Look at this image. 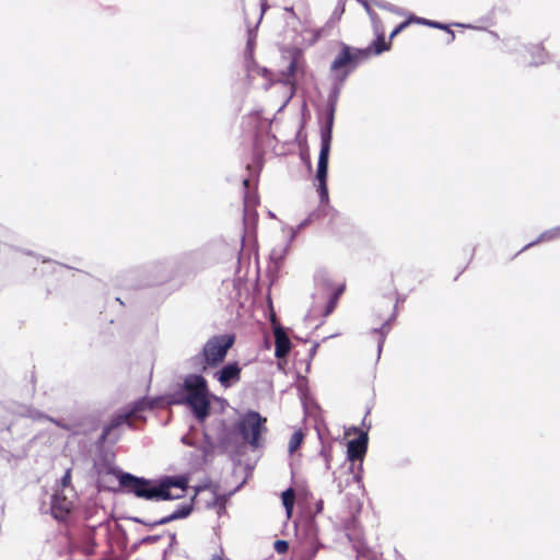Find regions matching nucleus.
I'll use <instances>...</instances> for the list:
<instances>
[{
    "instance_id": "nucleus-24",
    "label": "nucleus",
    "mask_w": 560,
    "mask_h": 560,
    "mask_svg": "<svg viewBox=\"0 0 560 560\" xmlns=\"http://www.w3.org/2000/svg\"><path fill=\"white\" fill-rule=\"evenodd\" d=\"M370 47L371 50H374L375 55H381L382 52L389 50L390 45L385 42L383 33H378L376 39Z\"/></svg>"
},
{
    "instance_id": "nucleus-1",
    "label": "nucleus",
    "mask_w": 560,
    "mask_h": 560,
    "mask_svg": "<svg viewBox=\"0 0 560 560\" xmlns=\"http://www.w3.org/2000/svg\"><path fill=\"white\" fill-rule=\"evenodd\" d=\"M119 481V486L127 493L148 501H167L184 497L187 479L184 477H165L159 482L122 471L119 468L110 470Z\"/></svg>"
},
{
    "instance_id": "nucleus-2",
    "label": "nucleus",
    "mask_w": 560,
    "mask_h": 560,
    "mask_svg": "<svg viewBox=\"0 0 560 560\" xmlns=\"http://www.w3.org/2000/svg\"><path fill=\"white\" fill-rule=\"evenodd\" d=\"M168 405H186L194 417L205 421L210 415V399L207 381L202 375L189 374L185 377L180 390L166 397Z\"/></svg>"
},
{
    "instance_id": "nucleus-44",
    "label": "nucleus",
    "mask_w": 560,
    "mask_h": 560,
    "mask_svg": "<svg viewBox=\"0 0 560 560\" xmlns=\"http://www.w3.org/2000/svg\"><path fill=\"white\" fill-rule=\"evenodd\" d=\"M284 10H285L287 12H289V13L292 15V18H294V19H296V20H300V19L298 18L296 13L294 12V8H293V7H285V8H284Z\"/></svg>"
},
{
    "instance_id": "nucleus-49",
    "label": "nucleus",
    "mask_w": 560,
    "mask_h": 560,
    "mask_svg": "<svg viewBox=\"0 0 560 560\" xmlns=\"http://www.w3.org/2000/svg\"><path fill=\"white\" fill-rule=\"evenodd\" d=\"M264 12H265V4H262V8H261V13H260V18H259V21L261 20V18H262V14H264Z\"/></svg>"
},
{
    "instance_id": "nucleus-38",
    "label": "nucleus",
    "mask_w": 560,
    "mask_h": 560,
    "mask_svg": "<svg viewBox=\"0 0 560 560\" xmlns=\"http://www.w3.org/2000/svg\"><path fill=\"white\" fill-rule=\"evenodd\" d=\"M254 40H255V34L253 33L252 30H248V38H247V43H246V50L249 51L252 54L253 49H254Z\"/></svg>"
},
{
    "instance_id": "nucleus-19",
    "label": "nucleus",
    "mask_w": 560,
    "mask_h": 560,
    "mask_svg": "<svg viewBox=\"0 0 560 560\" xmlns=\"http://www.w3.org/2000/svg\"><path fill=\"white\" fill-rule=\"evenodd\" d=\"M411 20L415 21L418 24H422V25H427V26H430V27H433V28L446 31L450 34L448 43L453 42L454 38H455L454 32L446 24H443V23H440V22H436V21H432V20H427L424 18H416L415 16Z\"/></svg>"
},
{
    "instance_id": "nucleus-30",
    "label": "nucleus",
    "mask_w": 560,
    "mask_h": 560,
    "mask_svg": "<svg viewBox=\"0 0 560 560\" xmlns=\"http://www.w3.org/2000/svg\"><path fill=\"white\" fill-rule=\"evenodd\" d=\"M161 268H162V269H164V270H166V271H167V275H165V276H161V277L158 279V281H156L158 283H162V282L167 281L168 279H171V277H172V276H171V271H172V270H173V268H174V262L168 261V262L162 264V265H161Z\"/></svg>"
},
{
    "instance_id": "nucleus-39",
    "label": "nucleus",
    "mask_w": 560,
    "mask_h": 560,
    "mask_svg": "<svg viewBox=\"0 0 560 560\" xmlns=\"http://www.w3.org/2000/svg\"><path fill=\"white\" fill-rule=\"evenodd\" d=\"M71 482V468H68L65 472V475L61 477V486L63 488H67L70 486Z\"/></svg>"
},
{
    "instance_id": "nucleus-16",
    "label": "nucleus",
    "mask_w": 560,
    "mask_h": 560,
    "mask_svg": "<svg viewBox=\"0 0 560 560\" xmlns=\"http://www.w3.org/2000/svg\"><path fill=\"white\" fill-rule=\"evenodd\" d=\"M397 316V305L394 306L393 308V313L392 315L389 316V318H387L383 325L378 328H373L371 330V334H377L380 336L378 338V342H377V358L381 357V353H382V349H383V346H384V342H385V339H386V336L388 335V332L390 331V325H392V322L395 320Z\"/></svg>"
},
{
    "instance_id": "nucleus-12",
    "label": "nucleus",
    "mask_w": 560,
    "mask_h": 560,
    "mask_svg": "<svg viewBox=\"0 0 560 560\" xmlns=\"http://www.w3.org/2000/svg\"><path fill=\"white\" fill-rule=\"evenodd\" d=\"M242 369L237 362H229L214 373V377L224 388H229L241 380Z\"/></svg>"
},
{
    "instance_id": "nucleus-25",
    "label": "nucleus",
    "mask_w": 560,
    "mask_h": 560,
    "mask_svg": "<svg viewBox=\"0 0 560 560\" xmlns=\"http://www.w3.org/2000/svg\"><path fill=\"white\" fill-rule=\"evenodd\" d=\"M328 200L329 198L326 201H322V199L319 198L320 206L317 209L310 212L307 215L312 222H315L327 214Z\"/></svg>"
},
{
    "instance_id": "nucleus-15",
    "label": "nucleus",
    "mask_w": 560,
    "mask_h": 560,
    "mask_svg": "<svg viewBox=\"0 0 560 560\" xmlns=\"http://www.w3.org/2000/svg\"><path fill=\"white\" fill-rule=\"evenodd\" d=\"M275 355L278 359L285 358L291 350V341L281 326L275 327Z\"/></svg>"
},
{
    "instance_id": "nucleus-4",
    "label": "nucleus",
    "mask_w": 560,
    "mask_h": 560,
    "mask_svg": "<svg viewBox=\"0 0 560 560\" xmlns=\"http://www.w3.org/2000/svg\"><path fill=\"white\" fill-rule=\"evenodd\" d=\"M335 113V108L326 107L325 120L320 126V150L317 161L316 179L318 180V195H320L322 201H326L328 199L327 174Z\"/></svg>"
},
{
    "instance_id": "nucleus-45",
    "label": "nucleus",
    "mask_w": 560,
    "mask_h": 560,
    "mask_svg": "<svg viewBox=\"0 0 560 560\" xmlns=\"http://www.w3.org/2000/svg\"><path fill=\"white\" fill-rule=\"evenodd\" d=\"M298 560H312V555H300Z\"/></svg>"
},
{
    "instance_id": "nucleus-3",
    "label": "nucleus",
    "mask_w": 560,
    "mask_h": 560,
    "mask_svg": "<svg viewBox=\"0 0 560 560\" xmlns=\"http://www.w3.org/2000/svg\"><path fill=\"white\" fill-rule=\"evenodd\" d=\"M158 398L149 399L147 397H142L119 409L112 417L109 422L103 427L102 434L100 435L97 443L103 444L108 439L110 440V442L116 443L119 440L120 435L115 434L112 438L114 432L124 424L133 429V420H144L145 418L143 416V412L154 409L158 405Z\"/></svg>"
},
{
    "instance_id": "nucleus-20",
    "label": "nucleus",
    "mask_w": 560,
    "mask_h": 560,
    "mask_svg": "<svg viewBox=\"0 0 560 560\" xmlns=\"http://www.w3.org/2000/svg\"><path fill=\"white\" fill-rule=\"evenodd\" d=\"M532 60L529 65L539 66L546 62L548 56L541 45H534L530 47Z\"/></svg>"
},
{
    "instance_id": "nucleus-41",
    "label": "nucleus",
    "mask_w": 560,
    "mask_h": 560,
    "mask_svg": "<svg viewBox=\"0 0 560 560\" xmlns=\"http://www.w3.org/2000/svg\"><path fill=\"white\" fill-rule=\"evenodd\" d=\"M322 34H323V28L313 31V37H312L310 44L316 43L322 37Z\"/></svg>"
},
{
    "instance_id": "nucleus-5",
    "label": "nucleus",
    "mask_w": 560,
    "mask_h": 560,
    "mask_svg": "<svg viewBox=\"0 0 560 560\" xmlns=\"http://www.w3.org/2000/svg\"><path fill=\"white\" fill-rule=\"evenodd\" d=\"M339 52L330 65V78L346 81L359 65L371 56V47L357 48L345 43H339Z\"/></svg>"
},
{
    "instance_id": "nucleus-51",
    "label": "nucleus",
    "mask_w": 560,
    "mask_h": 560,
    "mask_svg": "<svg viewBox=\"0 0 560 560\" xmlns=\"http://www.w3.org/2000/svg\"><path fill=\"white\" fill-rule=\"evenodd\" d=\"M3 448L0 446V451H2Z\"/></svg>"
},
{
    "instance_id": "nucleus-48",
    "label": "nucleus",
    "mask_w": 560,
    "mask_h": 560,
    "mask_svg": "<svg viewBox=\"0 0 560 560\" xmlns=\"http://www.w3.org/2000/svg\"><path fill=\"white\" fill-rule=\"evenodd\" d=\"M456 25H457V26H460V27L472 28V26H471V25H467V24H460V23H457Z\"/></svg>"
},
{
    "instance_id": "nucleus-26",
    "label": "nucleus",
    "mask_w": 560,
    "mask_h": 560,
    "mask_svg": "<svg viewBox=\"0 0 560 560\" xmlns=\"http://www.w3.org/2000/svg\"><path fill=\"white\" fill-rule=\"evenodd\" d=\"M303 433L302 431H295L291 438H290V441H289V453H294L299 447L300 445L302 444L303 442Z\"/></svg>"
},
{
    "instance_id": "nucleus-23",
    "label": "nucleus",
    "mask_w": 560,
    "mask_h": 560,
    "mask_svg": "<svg viewBox=\"0 0 560 560\" xmlns=\"http://www.w3.org/2000/svg\"><path fill=\"white\" fill-rule=\"evenodd\" d=\"M343 290H345V285L341 284L330 295V298L325 306V310H324V316H328L329 314H331L334 312V310L337 306L338 299L342 294Z\"/></svg>"
},
{
    "instance_id": "nucleus-18",
    "label": "nucleus",
    "mask_w": 560,
    "mask_h": 560,
    "mask_svg": "<svg viewBox=\"0 0 560 560\" xmlns=\"http://www.w3.org/2000/svg\"><path fill=\"white\" fill-rule=\"evenodd\" d=\"M331 81L332 86L327 97L326 107L336 109L341 89L346 81H339L337 79H331Z\"/></svg>"
},
{
    "instance_id": "nucleus-6",
    "label": "nucleus",
    "mask_w": 560,
    "mask_h": 560,
    "mask_svg": "<svg viewBox=\"0 0 560 560\" xmlns=\"http://www.w3.org/2000/svg\"><path fill=\"white\" fill-rule=\"evenodd\" d=\"M235 336L230 334L215 335L207 340L199 354L192 358L196 366H200L201 371L207 368L218 366L226 357L230 348L234 345Z\"/></svg>"
},
{
    "instance_id": "nucleus-46",
    "label": "nucleus",
    "mask_w": 560,
    "mask_h": 560,
    "mask_svg": "<svg viewBox=\"0 0 560 560\" xmlns=\"http://www.w3.org/2000/svg\"><path fill=\"white\" fill-rule=\"evenodd\" d=\"M317 347H318V345H317V343H315V345L311 348V350H310V355H311V357H313V355L316 353Z\"/></svg>"
},
{
    "instance_id": "nucleus-13",
    "label": "nucleus",
    "mask_w": 560,
    "mask_h": 560,
    "mask_svg": "<svg viewBox=\"0 0 560 560\" xmlns=\"http://www.w3.org/2000/svg\"><path fill=\"white\" fill-rule=\"evenodd\" d=\"M283 51H288L290 56V62L285 70L281 72L280 81L288 85H295V74L298 71V67L300 65V60L302 59L301 49L296 47H290L284 49Z\"/></svg>"
},
{
    "instance_id": "nucleus-47",
    "label": "nucleus",
    "mask_w": 560,
    "mask_h": 560,
    "mask_svg": "<svg viewBox=\"0 0 560 560\" xmlns=\"http://www.w3.org/2000/svg\"><path fill=\"white\" fill-rule=\"evenodd\" d=\"M210 560H223L220 555H213Z\"/></svg>"
},
{
    "instance_id": "nucleus-42",
    "label": "nucleus",
    "mask_w": 560,
    "mask_h": 560,
    "mask_svg": "<svg viewBox=\"0 0 560 560\" xmlns=\"http://www.w3.org/2000/svg\"><path fill=\"white\" fill-rule=\"evenodd\" d=\"M49 421H51L52 423H55L57 427L61 428V429H65V430H69V425L66 424L65 422H62L61 420H57V419H54V418H48Z\"/></svg>"
},
{
    "instance_id": "nucleus-29",
    "label": "nucleus",
    "mask_w": 560,
    "mask_h": 560,
    "mask_svg": "<svg viewBox=\"0 0 560 560\" xmlns=\"http://www.w3.org/2000/svg\"><path fill=\"white\" fill-rule=\"evenodd\" d=\"M359 2L363 5V9H365V11L369 14V16H370L374 27L376 28L377 27L376 24L378 23V16H377L376 12L371 9V7L368 3V1L361 0Z\"/></svg>"
},
{
    "instance_id": "nucleus-27",
    "label": "nucleus",
    "mask_w": 560,
    "mask_h": 560,
    "mask_svg": "<svg viewBox=\"0 0 560 560\" xmlns=\"http://www.w3.org/2000/svg\"><path fill=\"white\" fill-rule=\"evenodd\" d=\"M313 223L308 217H306L296 228H290V240L287 244V247L290 245V243L295 238L298 233L306 228L308 224Z\"/></svg>"
},
{
    "instance_id": "nucleus-17",
    "label": "nucleus",
    "mask_w": 560,
    "mask_h": 560,
    "mask_svg": "<svg viewBox=\"0 0 560 560\" xmlns=\"http://www.w3.org/2000/svg\"><path fill=\"white\" fill-rule=\"evenodd\" d=\"M559 237H560V225L542 232L535 241L526 244L522 248L521 252H524V250L528 249L529 247H532V246H534L536 244H539L541 242H548V241H552V240H556V238H559Z\"/></svg>"
},
{
    "instance_id": "nucleus-8",
    "label": "nucleus",
    "mask_w": 560,
    "mask_h": 560,
    "mask_svg": "<svg viewBox=\"0 0 560 560\" xmlns=\"http://www.w3.org/2000/svg\"><path fill=\"white\" fill-rule=\"evenodd\" d=\"M369 435L366 431L360 432L359 436L349 441L347 445V459L351 463L360 462L359 472L354 475V479L360 481L362 471V462L368 451Z\"/></svg>"
},
{
    "instance_id": "nucleus-11",
    "label": "nucleus",
    "mask_w": 560,
    "mask_h": 560,
    "mask_svg": "<svg viewBox=\"0 0 560 560\" xmlns=\"http://www.w3.org/2000/svg\"><path fill=\"white\" fill-rule=\"evenodd\" d=\"M217 450V443L212 440L210 434L205 431L202 443L198 446L197 452L190 455L191 460L196 466H203L213 459Z\"/></svg>"
},
{
    "instance_id": "nucleus-7",
    "label": "nucleus",
    "mask_w": 560,
    "mask_h": 560,
    "mask_svg": "<svg viewBox=\"0 0 560 560\" xmlns=\"http://www.w3.org/2000/svg\"><path fill=\"white\" fill-rule=\"evenodd\" d=\"M266 421L257 411H248L237 423L238 434L253 447H258L262 424Z\"/></svg>"
},
{
    "instance_id": "nucleus-33",
    "label": "nucleus",
    "mask_w": 560,
    "mask_h": 560,
    "mask_svg": "<svg viewBox=\"0 0 560 560\" xmlns=\"http://www.w3.org/2000/svg\"><path fill=\"white\" fill-rule=\"evenodd\" d=\"M412 20H406L401 23H399L393 31L392 33L389 34V40H392L395 36H397L401 31H404L408 25L409 23L411 22Z\"/></svg>"
},
{
    "instance_id": "nucleus-40",
    "label": "nucleus",
    "mask_w": 560,
    "mask_h": 560,
    "mask_svg": "<svg viewBox=\"0 0 560 560\" xmlns=\"http://www.w3.org/2000/svg\"><path fill=\"white\" fill-rule=\"evenodd\" d=\"M180 442L184 445H187V446H190V447L197 446L196 442L189 435H187V434L182 436Z\"/></svg>"
},
{
    "instance_id": "nucleus-32",
    "label": "nucleus",
    "mask_w": 560,
    "mask_h": 560,
    "mask_svg": "<svg viewBox=\"0 0 560 560\" xmlns=\"http://www.w3.org/2000/svg\"><path fill=\"white\" fill-rule=\"evenodd\" d=\"M319 455L324 458L325 460V467L326 469H330V459H331V455H330V448L327 447V446H323L320 452H319Z\"/></svg>"
},
{
    "instance_id": "nucleus-22",
    "label": "nucleus",
    "mask_w": 560,
    "mask_h": 560,
    "mask_svg": "<svg viewBox=\"0 0 560 560\" xmlns=\"http://www.w3.org/2000/svg\"><path fill=\"white\" fill-rule=\"evenodd\" d=\"M281 498L287 515L290 517L294 506L295 492L292 488H288L282 492Z\"/></svg>"
},
{
    "instance_id": "nucleus-10",
    "label": "nucleus",
    "mask_w": 560,
    "mask_h": 560,
    "mask_svg": "<svg viewBox=\"0 0 560 560\" xmlns=\"http://www.w3.org/2000/svg\"><path fill=\"white\" fill-rule=\"evenodd\" d=\"M192 509H194L192 502L182 503L171 514H168L160 520L145 521V520H142L137 516L128 517V520H130L135 523L143 524L144 526H147L149 528H154L159 525H164V524H167V523L176 521V520L186 518L187 516L190 515V513L192 512Z\"/></svg>"
},
{
    "instance_id": "nucleus-36",
    "label": "nucleus",
    "mask_w": 560,
    "mask_h": 560,
    "mask_svg": "<svg viewBox=\"0 0 560 560\" xmlns=\"http://www.w3.org/2000/svg\"><path fill=\"white\" fill-rule=\"evenodd\" d=\"M374 3L380 8V9H384V10H387V11H390V12H396V9L393 4L386 2V1H381V0H375Z\"/></svg>"
},
{
    "instance_id": "nucleus-21",
    "label": "nucleus",
    "mask_w": 560,
    "mask_h": 560,
    "mask_svg": "<svg viewBox=\"0 0 560 560\" xmlns=\"http://www.w3.org/2000/svg\"><path fill=\"white\" fill-rule=\"evenodd\" d=\"M232 432L228 428H223L218 436L217 446L221 454L228 452L231 446Z\"/></svg>"
},
{
    "instance_id": "nucleus-28",
    "label": "nucleus",
    "mask_w": 560,
    "mask_h": 560,
    "mask_svg": "<svg viewBox=\"0 0 560 560\" xmlns=\"http://www.w3.org/2000/svg\"><path fill=\"white\" fill-rule=\"evenodd\" d=\"M319 547H320V544L315 538H313L310 540L307 548H305V550L302 551V555H312V560H313L315 558Z\"/></svg>"
},
{
    "instance_id": "nucleus-37",
    "label": "nucleus",
    "mask_w": 560,
    "mask_h": 560,
    "mask_svg": "<svg viewBox=\"0 0 560 560\" xmlns=\"http://www.w3.org/2000/svg\"><path fill=\"white\" fill-rule=\"evenodd\" d=\"M225 497L224 495H217L213 500V503L212 505L220 509V510H224L225 509Z\"/></svg>"
},
{
    "instance_id": "nucleus-35",
    "label": "nucleus",
    "mask_w": 560,
    "mask_h": 560,
    "mask_svg": "<svg viewBox=\"0 0 560 560\" xmlns=\"http://www.w3.org/2000/svg\"><path fill=\"white\" fill-rule=\"evenodd\" d=\"M160 539L159 535H150L141 538L137 544L133 545V549L138 548V546L142 544H153Z\"/></svg>"
},
{
    "instance_id": "nucleus-50",
    "label": "nucleus",
    "mask_w": 560,
    "mask_h": 560,
    "mask_svg": "<svg viewBox=\"0 0 560 560\" xmlns=\"http://www.w3.org/2000/svg\"><path fill=\"white\" fill-rule=\"evenodd\" d=\"M175 537H176L175 534H171V539L172 540H175Z\"/></svg>"
},
{
    "instance_id": "nucleus-43",
    "label": "nucleus",
    "mask_w": 560,
    "mask_h": 560,
    "mask_svg": "<svg viewBox=\"0 0 560 560\" xmlns=\"http://www.w3.org/2000/svg\"><path fill=\"white\" fill-rule=\"evenodd\" d=\"M323 509H324V502H323V500H318L315 504V513L316 514L322 513Z\"/></svg>"
},
{
    "instance_id": "nucleus-9",
    "label": "nucleus",
    "mask_w": 560,
    "mask_h": 560,
    "mask_svg": "<svg viewBox=\"0 0 560 560\" xmlns=\"http://www.w3.org/2000/svg\"><path fill=\"white\" fill-rule=\"evenodd\" d=\"M244 186V214L243 221L246 229L255 228L258 219V213L256 211V207L259 203L258 195L255 191H249V179H243Z\"/></svg>"
},
{
    "instance_id": "nucleus-34",
    "label": "nucleus",
    "mask_w": 560,
    "mask_h": 560,
    "mask_svg": "<svg viewBox=\"0 0 560 560\" xmlns=\"http://www.w3.org/2000/svg\"><path fill=\"white\" fill-rule=\"evenodd\" d=\"M273 548L278 553H284L289 549V544L287 540L278 539L275 541Z\"/></svg>"
},
{
    "instance_id": "nucleus-31",
    "label": "nucleus",
    "mask_w": 560,
    "mask_h": 560,
    "mask_svg": "<svg viewBox=\"0 0 560 560\" xmlns=\"http://www.w3.org/2000/svg\"><path fill=\"white\" fill-rule=\"evenodd\" d=\"M348 539L353 544V548L360 553L364 549L363 540L360 537H354L352 534H347Z\"/></svg>"
},
{
    "instance_id": "nucleus-14",
    "label": "nucleus",
    "mask_w": 560,
    "mask_h": 560,
    "mask_svg": "<svg viewBox=\"0 0 560 560\" xmlns=\"http://www.w3.org/2000/svg\"><path fill=\"white\" fill-rule=\"evenodd\" d=\"M72 509V502L60 493H55L51 497L50 511L51 515L58 520H65Z\"/></svg>"
}]
</instances>
